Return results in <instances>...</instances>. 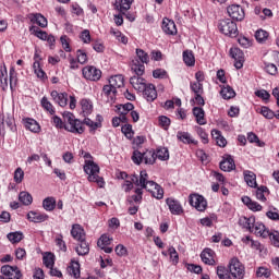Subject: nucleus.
Listing matches in <instances>:
<instances>
[{
    "label": "nucleus",
    "instance_id": "obj_57",
    "mask_svg": "<svg viewBox=\"0 0 279 279\" xmlns=\"http://www.w3.org/2000/svg\"><path fill=\"white\" fill-rule=\"evenodd\" d=\"M153 77H155V80H167L169 75L165 69H156L153 71Z\"/></svg>",
    "mask_w": 279,
    "mask_h": 279
},
{
    "label": "nucleus",
    "instance_id": "obj_21",
    "mask_svg": "<svg viewBox=\"0 0 279 279\" xmlns=\"http://www.w3.org/2000/svg\"><path fill=\"white\" fill-rule=\"evenodd\" d=\"M236 168V165H234V159L232 156L227 155L223 157V160L220 162V169L221 171H233V169Z\"/></svg>",
    "mask_w": 279,
    "mask_h": 279
},
{
    "label": "nucleus",
    "instance_id": "obj_9",
    "mask_svg": "<svg viewBox=\"0 0 279 279\" xmlns=\"http://www.w3.org/2000/svg\"><path fill=\"white\" fill-rule=\"evenodd\" d=\"M1 274L8 279H21L23 278V272L17 266L4 265L1 267Z\"/></svg>",
    "mask_w": 279,
    "mask_h": 279
},
{
    "label": "nucleus",
    "instance_id": "obj_19",
    "mask_svg": "<svg viewBox=\"0 0 279 279\" xmlns=\"http://www.w3.org/2000/svg\"><path fill=\"white\" fill-rule=\"evenodd\" d=\"M71 236L75 241H84L86 239V232L81 225H73L71 229Z\"/></svg>",
    "mask_w": 279,
    "mask_h": 279
},
{
    "label": "nucleus",
    "instance_id": "obj_47",
    "mask_svg": "<svg viewBox=\"0 0 279 279\" xmlns=\"http://www.w3.org/2000/svg\"><path fill=\"white\" fill-rule=\"evenodd\" d=\"M121 132L129 141H132L134 138V130L132 129V124L126 123L122 125Z\"/></svg>",
    "mask_w": 279,
    "mask_h": 279
},
{
    "label": "nucleus",
    "instance_id": "obj_48",
    "mask_svg": "<svg viewBox=\"0 0 279 279\" xmlns=\"http://www.w3.org/2000/svg\"><path fill=\"white\" fill-rule=\"evenodd\" d=\"M134 110V105L132 102H126L124 105H119L118 106V113L119 114H129Z\"/></svg>",
    "mask_w": 279,
    "mask_h": 279
},
{
    "label": "nucleus",
    "instance_id": "obj_52",
    "mask_svg": "<svg viewBox=\"0 0 279 279\" xmlns=\"http://www.w3.org/2000/svg\"><path fill=\"white\" fill-rule=\"evenodd\" d=\"M29 31L31 32H33V34L37 37V38H39L40 40H47V38H48V34H47V32H44V31H41V29H39L38 27H36V26H32L31 28H29Z\"/></svg>",
    "mask_w": 279,
    "mask_h": 279
},
{
    "label": "nucleus",
    "instance_id": "obj_61",
    "mask_svg": "<svg viewBox=\"0 0 279 279\" xmlns=\"http://www.w3.org/2000/svg\"><path fill=\"white\" fill-rule=\"evenodd\" d=\"M159 125L160 128H162L163 130H169V125H171V119H169L166 116H160L159 117Z\"/></svg>",
    "mask_w": 279,
    "mask_h": 279
},
{
    "label": "nucleus",
    "instance_id": "obj_39",
    "mask_svg": "<svg viewBox=\"0 0 279 279\" xmlns=\"http://www.w3.org/2000/svg\"><path fill=\"white\" fill-rule=\"evenodd\" d=\"M129 204L135 202V204H141L143 202V187L135 189V194L128 197Z\"/></svg>",
    "mask_w": 279,
    "mask_h": 279
},
{
    "label": "nucleus",
    "instance_id": "obj_35",
    "mask_svg": "<svg viewBox=\"0 0 279 279\" xmlns=\"http://www.w3.org/2000/svg\"><path fill=\"white\" fill-rule=\"evenodd\" d=\"M2 125H7V128H9V130L14 132V130H16V124L14 123V116H12V113H7L3 117Z\"/></svg>",
    "mask_w": 279,
    "mask_h": 279
},
{
    "label": "nucleus",
    "instance_id": "obj_50",
    "mask_svg": "<svg viewBox=\"0 0 279 279\" xmlns=\"http://www.w3.org/2000/svg\"><path fill=\"white\" fill-rule=\"evenodd\" d=\"M216 274L219 279H232L230 277V272H228V268H226L225 266H218L216 268Z\"/></svg>",
    "mask_w": 279,
    "mask_h": 279
},
{
    "label": "nucleus",
    "instance_id": "obj_8",
    "mask_svg": "<svg viewBox=\"0 0 279 279\" xmlns=\"http://www.w3.org/2000/svg\"><path fill=\"white\" fill-rule=\"evenodd\" d=\"M190 206L196 208L198 213H204L206 208H208V201H206L203 195L192 194L190 195Z\"/></svg>",
    "mask_w": 279,
    "mask_h": 279
},
{
    "label": "nucleus",
    "instance_id": "obj_40",
    "mask_svg": "<svg viewBox=\"0 0 279 279\" xmlns=\"http://www.w3.org/2000/svg\"><path fill=\"white\" fill-rule=\"evenodd\" d=\"M155 156L158 160H169V149L167 147H159L155 150Z\"/></svg>",
    "mask_w": 279,
    "mask_h": 279
},
{
    "label": "nucleus",
    "instance_id": "obj_16",
    "mask_svg": "<svg viewBox=\"0 0 279 279\" xmlns=\"http://www.w3.org/2000/svg\"><path fill=\"white\" fill-rule=\"evenodd\" d=\"M50 96L61 108H64L66 104H69V94L66 93H58V90H52Z\"/></svg>",
    "mask_w": 279,
    "mask_h": 279
},
{
    "label": "nucleus",
    "instance_id": "obj_55",
    "mask_svg": "<svg viewBox=\"0 0 279 279\" xmlns=\"http://www.w3.org/2000/svg\"><path fill=\"white\" fill-rule=\"evenodd\" d=\"M43 260H44V265H45V267H47V269H51V267H53V265H56L53 254H51V253H48L47 255H45Z\"/></svg>",
    "mask_w": 279,
    "mask_h": 279
},
{
    "label": "nucleus",
    "instance_id": "obj_56",
    "mask_svg": "<svg viewBox=\"0 0 279 279\" xmlns=\"http://www.w3.org/2000/svg\"><path fill=\"white\" fill-rule=\"evenodd\" d=\"M168 253H169V256H170V259L172 260V263L174 265H178V263H180V255L178 254V251H175V247L170 246L168 248Z\"/></svg>",
    "mask_w": 279,
    "mask_h": 279
},
{
    "label": "nucleus",
    "instance_id": "obj_4",
    "mask_svg": "<svg viewBox=\"0 0 279 279\" xmlns=\"http://www.w3.org/2000/svg\"><path fill=\"white\" fill-rule=\"evenodd\" d=\"M132 182L135 186H140L142 191L145 189L148 193H151L158 186V183L149 181V174L145 170L141 171L140 177L138 174H132Z\"/></svg>",
    "mask_w": 279,
    "mask_h": 279
},
{
    "label": "nucleus",
    "instance_id": "obj_12",
    "mask_svg": "<svg viewBox=\"0 0 279 279\" xmlns=\"http://www.w3.org/2000/svg\"><path fill=\"white\" fill-rule=\"evenodd\" d=\"M166 204L171 215H182V213H184V208H182V204H180V201H177L174 198H167Z\"/></svg>",
    "mask_w": 279,
    "mask_h": 279
},
{
    "label": "nucleus",
    "instance_id": "obj_11",
    "mask_svg": "<svg viewBox=\"0 0 279 279\" xmlns=\"http://www.w3.org/2000/svg\"><path fill=\"white\" fill-rule=\"evenodd\" d=\"M230 56L235 61V69H243V63L245 62V54L239 48H231Z\"/></svg>",
    "mask_w": 279,
    "mask_h": 279
},
{
    "label": "nucleus",
    "instance_id": "obj_63",
    "mask_svg": "<svg viewBox=\"0 0 279 279\" xmlns=\"http://www.w3.org/2000/svg\"><path fill=\"white\" fill-rule=\"evenodd\" d=\"M260 114H263L265 119H274L276 117V112L271 111L268 107H262Z\"/></svg>",
    "mask_w": 279,
    "mask_h": 279
},
{
    "label": "nucleus",
    "instance_id": "obj_46",
    "mask_svg": "<svg viewBox=\"0 0 279 279\" xmlns=\"http://www.w3.org/2000/svg\"><path fill=\"white\" fill-rule=\"evenodd\" d=\"M220 95L223 99H232L233 97L236 96V93L232 87L227 85L222 87V89L220 90Z\"/></svg>",
    "mask_w": 279,
    "mask_h": 279
},
{
    "label": "nucleus",
    "instance_id": "obj_45",
    "mask_svg": "<svg viewBox=\"0 0 279 279\" xmlns=\"http://www.w3.org/2000/svg\"><path fill=\"white\" fill-rule=\"evenodd\" d=\"M19 199L24 206H31L32 202H34V197H32V194H29V192H21L19 195Z\"/></svg>",
    "mask_w": 279,
    "mask_h": 279
},
{
    "label": "nucleus",
    "instance_id": "obj_17",
    "mask_svg": "<svg viewBox=\"0 0 279 279\" xmlns=\"http://www.w3.org/2000/svg\"><path fill=\"white\" fill-rule=\"evenodd\" d=\"M201 258L205 265H210L211 267L217 265V262L215 260V251H213V248H205L201 253Z\"/></svg>",
    "mask_w": 279,
    "mask_h": 279
},
{
    "label": "nucleus",
    "instance_id": "obj_59",
    "mask_svg": "<svg viewBox=\"0 0 279 279\" xmlns=\"http://www.w3.org/2000/svg\"><path fill=\"white\" fill-rule=\"evenodd\" d=\"M25 178V172L23 171L22 168H17L14 171V182L16 184H21V182H23V179Z\"/></svg>",
    "mask_w": 279,
    "mask_h": 279
},
{
    "label": "nucleus",
    "instance_id": "obj_18",
    "mask_svg": "<svg viewBox=\"0 0 279 279\" xmlns=\"http://www.w3.org/2000/svg\"><path fill=\"white\" fill-rule=\"evenodd\" d=\"M27 219L33 223H43L49 219V216L40 211H29L27 214Z\"/></svg>",
    "mask_w": 279,
    "mask_h": 279
},
{
    "label": "nucleus",
    "instance_id": "obj_5",
    "mask_svg": "<svg viewBox=\"0 0 279 279\" xmlns=\"http://www.w3.org/2000/svg\"><path fill=\"white\" fill-rule=\"evenodd\" d=\"M219 32L229 38H236L239 36V27L236 23L230 19L221 20L218 24Z\"/></svg>",
    "mask_w": 279,
    "mask_h": 279
},
{
    "label": "nucleus",
    "instance_id": "obj_13",
    "mask_svg": "<svg viewBox=\"0 0 279 279\" xmlns=\"http://www.w3.org/2000/svg\"><path fill=\"white\" fill-rule=\"evenodd\" d=\"M250 232H254L256 236H262L263 239H267V236H269V230H267L263 222H256V220H254Z\"/></svg>",
    "mask_w": 279,
    "mask_h": 279
},
{
    "label": "nucleus",
    "instance_id": "obj_2",
    "mask_svg": "<svg viewBox=\"0 0 279 279\" xmlns=\"http://www.w3.org/2000/svg\"><path fill=\"white\" fill-rule=\"evenodd\" d=\"M83 169L84 172L88 175V182H96L99 189H104L106 181H104V178L99 177V165L90 159H86Z\"/></svg>",
    "mask_w": 279,
    "mask_h": 279
},
{
    "label": "nucleus",
    "instance_id": "obj_29",
    "mask_svg": "<svg viewBox=\"0 0 279 279\" xmlns=\"http://www.w3.org/2000/svg\"><path fill=\"white\" fill-rule=\"evenodd\" d=\"M211 136L216 141L218 147H226V145H228V141L226 140V137H223V135H221V131L213 130Z\"/></svg>",
    "mask_w": 279,
    "mask_h": 279
},
{
    "label": "nucleus",
    "instance_id": "obj_44",
    "mask_svg": "<svg viewBox=\"0 0 279 279\" xmlns=\"http://www.w3.org/2000/svg\"><path fill=\"white\" fill-rule=\"evenodd\" d=\"M145 165H154L156 162V150H146L143 153Z\"/></svg>",
    "mask_w": 279,
    "mask_h": 279
},
{
    "label": "nucleus",
    "instance_id": "obj_25",
    "mask_svg": "<svg viewBox=\"0 0 279 279\" xmlns=\"http://www.w3.org/2000/svg\"><path fill=\"white\" fill-rule=\"evenodd\" d=\"M75 252L78 256H86L90 252V246L86 243L85 240H78V245L75 247Z\"/></svg>",
    "mask_w": 279,
    "mask_h": 279
},
{
    "label": "nucleus",
    "instance_id": "obj_27",
    "mask_svg": "<svg viewBox=\"0 0 279 279\" xmlns=\"http://www.w3.org/2000/svg\"><path fill=\"white\" fill-rule=\"evenodd\" d=\"M29 19L32 21V23H36V25H38L39 27H47V17H45L43 14L40 13H32L29 15Z\"/></svg>",
    "mask_w": 279,
    "mask_h": 279
},
{
    "label": "nucleus",
    "instance_id": "obj_10",
    "mask_svg": "<svg viewBox=\"0 0 279 279\" xmlns=\"http://www.w3.org/2000/svg\"><path fill=\"white\" fill-rule=\"evenodd\" d=\"M227 12L233 21H243V19H245V11L243 10V7L239 4L228 7Z\"/></svg>",
    "mask_w": 279,
    "mask_h": 279
},
{
    "label": "nucleus",
    "instance_id": "obj_41",
    "mask_svg": "<svg viewBox=\"0 0 279 279\" xmlns=\"http://www.w3.org/2000/svg\"><path fill=\"white\" fill-rule=\"evenodd\" d=\"M40 105L44 108V110H46V112H49V114H56V108L47 97L44 96L41 98Z\"/></svg>",
    "mask_w": 279,
    "mask_h": 279
},
{
    "label": "nucleus",
    "instance_id": "obj_53",
    "mask_svg": "<svg viewBox=\"0 0 279 279\" xmlns=\"http://www.w3.org/2000/svg\"><path fill=\"white\" fill-rule=\"evenodd\" d=\"M190 88L194 95H204V85L202 83L193 82Z\"/></svg>",
    "mask_w": 279,
    "mask_h": 279
},
{
    "label": "nucleus",
    "instance_id": "obj_30",
    "mask_svg": "<svg viewBox=\"0 0 279 279\" xmlns=\"http://www.w3.org/2000/svg\"><path fill=\"white\" fill-rule=\"evenodd\" d=\"M256 220V218L254 217H240L239 219V226L241 228H243L244 230H248V232L252 230V226L254 223V221Z\"/></svg>",
    "mask_w": 279,
    "mask_h": 279
},
{
    "label": "nucleus",
    "instance_id": "obj_60",
    "mask_svg": "<svg viewBox=\"0 0 279 279\" xmlns=\"http://www.w3.org/2000/svg\"><path fill=\"white\" fill-rule=\"evenodd\" d=\"M76 57L78 64H86L88 62V54L84 50H77Z\"/></svg>",
    "mask_w": 279,
    "mask_h": 279
},
{
    "label": "nucleus",
    "instance_id": "obj_34",
    "mask_svg": "<svg viewBox=\"0 0 279 279\" xmlns=\"http://www.w3.org/2000/svg\"><path fill=\"white\" fill-rule=\"evenodd\" d=\"M33 69H34V73L36 75V77H38V80H40L41 82H46L47 80V73H45L41 69H40V62L35 61L33 63Z\"/></svg>",
    "mask_w": 279,
    "mask_h": 279
},
{
    "label": "nucleus",
    "instance_id": "obj_54",
    "mask_svg": "<svg viewBox=\"0 0 279 279\" xmlns=\"http://www.w3.org/2000/svg\"><path fill=\"white\" fill-rule=\"evenodd\" d=\"M110 243H112V238L108 234H102L99 238L97 245H98V247H105V246L110 245Z\"/></svg>",
    "mask_w": 279,
    "mask_h": 279
},
{
    "label": "nucleus",
    "instance_id": "obj_28",
    "mask_svg": "<svg viewBox=\"0 0 279 279\" xmlns=\"http://www.w3.org/2000/svg\"><path fill=\"white\" fill-rule=\"evenodd\" d=\"M243 173L247 186H251V189H256V186H258V184L256 183V174L250 170H246Z\"/></svg>",
    "mask_w": 279,
    "mask_h": 279
},
{
    "label": "nucleus",
    "instance_id": "obj_24",
    "mask_svg": "<svg viewBox=\"0 0 279 279\" xmlns=\"http://www.w3.org/2000/svg\"><path fill=\"white\" fill-rule=\"evenodd\" d=\"M68 274H70L72 278H80V262L71 259L70 265L68 266Z\"/></svg>",
    "mask_w": 279,
    "mask_h": 279
},
{
    "label": "nucleus",
    "instance_id": "obj_36",
    "mask_svg": "<svg viewBox=\"0 0 279 279\" xmlns=\"http://www.w3.org/2000/svg\"><path fill=\"white\" fill-rule=\"evenodd\" d=\"M7 239L10 241V243L14 245L16 243H21L22 239H24V235H23V232L15 231V232L8 233Z\"/></svg>",
    "mask_w": 279,
    "mask_h": 279
},
{
    "label": "nucleus",
    "instance_id": "obj_42",
    "mask_svg": "<svg viewBox=\"0 0 279 279\" xmlns=\"http://www.w3.org/2000/svg\"><path fill=\"white\" fill-rule=\"evenodd\" d=\"M255 195L256 199H258L259 202H267V197H265V195H269V189L265 185H262L256 190Z\"/></svg>",
    "mask_w": 279,
    "mask_h": 279
},
{
    "label": "nucleus",
    "instance_id": "obj_51",
    "mask_svg": "<svg viewBox=\"0 0 279 279\" xmlns=\"http://www.w3.org/2000/svg\"><path fill=\"white\" fill-rule=\"evenodd\" d=\"M52 125H54V128H57V130H65L66 128V122L62 121V118L58 117V116H53L51 119Z\"/></svg>",
    "mask_w": 279,
    "mask_h": 279
},
{
    "label": "nucleus",
    "instance_id": "obj_38",
    "mask_svg": "<svg viewBox=\"0 0 279 279\" xmlns=\"http://www.w3.org/2000/svg\"><path fill=\"white\" fill-rule=\"evenodd\" d=\"M81 108H82V113L84 114V117H88V114H90V112H93V102L88 99H82Z\"/></svg>",
    "mask_w": 279,
    "mask_h": 279
},
{
    "label": "nucleus",
    "instance_id": "obj_64",
    "mask_svg": "<svg viewBox=\"0 0 279 279\" xmlns=\"http://www.w3.org/2000/svg\"><path fill=\"white\" fill-rule=\"evenodd\" d=\"M270 241L275 247H279V232L274 231L272 233L269 232Z\"/></svg>",
    "mask_w": 279,
    "mask_h": 279
},
{
    "label": "nucleus",
    "instance_id": "obj_15",
    "mask_svg": "<svg viewBox=\"0 0 279 279\" xmlns=\"http://www.w3.org/2000/svg\"><path fill=\"white\" fill-rule=\"evenodd\" d=\"M102 95L107 97V104L111 106L117 101V89L110 84L102 87Z\"/></svg>",
    "mask_w": 279,
    "mask_h": 279
},
{
    "label": "nucleus",
    "instance_id": "obj_26",
    "mask_svg": "<svg viewBox=\"0 0 279 279\" xmlns=\"http://www.w3.org/2000/svg\"><path fill=\"white\" fill-rule=\"evenodd\" d=\"M177 138L185 145H197V141L193 140V136H191V133L189 132H178Z\"/></svg>",
    "mask_w": 279,
    "mask_h": 279
},
{
    "label": "nucleus",
    "instance_id": "obj_62",
    "mask_svg": "<svg viewBox=\"0 0 279 279\" xmlns=\"http://www.w3.org/2000/svg\"><path fill=\"white\" fill-rule=\"evenodd\" d=\"M132 160L134 165H141V162L144 161L143 153H141L140 150H134L132 155Z\"/></svg>",
    "mask_w": 279,
    "mask_h": 279
},
{
    "label": "nucleus",
    "instance_id": "obj_14",
    "mask_svg": "<svg viewBox=\"0 0 279 279\" xmlns=\"http://www.w3.org/2000/svg\"><path fill=\"white\" fill-rule=\"evenodd\" d=\"M143 97L146 101H156L158 99V92L156 90V86L154 84H148L146 88L142 90Z\"/></svg>",
    "mask_w": 279,
    "mask_h": 279
},
{
    "label": "nucleus",
    "instance_id": "obj_37",
    "mask_svg": "<svg viewBox=\"0 0 279 279\" xmlns=\"http://www.w3.org/2000/svg\"><path fill=\"white\" fill-rule=\"evenodd\" d=\"M135 53L140 60V64H143V66H145V64H149V54L145 52V50L137 48Z\"/></svg>",
    "mask_w": 279,
    "mask_h": 279
},
{
    "label": "nucleus",
    "instance_id": "obj_43",
    "mask_svg": "<svg viewBox=\"0 0 279 279\" xmlns=\"http://www.w3.org/2000/svg\"><path fill=\"white\" fill-rule=\"evenodd\" d=\"M183 61L185 62L186 66H195V56H193V51H183Z\"/></svg>",
    "mask_w": 279,
    "mask_h": 279
},
{
    "label": "nucleus",
    "instance_id": "obj_1",
    "mask_svg": "<svg viewBox=\"0 0 279 279\" xmlns=\"http://www.w3.org/2000/svg\"><path fill=\"white\" fill-rule=\"evenodd\" d=\"M132 71H134L135 75L130 78V84L133 86L135 90L138 93H143L145 90L147 81L142 77L145 74V65L141 64L138 60L132 61Z\"/></svg>",
    "mask_w": 279,
    "mask_h": 279
},
{
    "label": "nucleus",
    "instance_id": "obj_49",
    "mask_svg": "<svg viewBox=\"0 0 279 279\" xmlns=\"http://www.w3.org/2000/svg\"><path fill=\"white\" fill-rule=\"evenodd\" d=\"M54 243L60 252H66V242H64V235H62L61 233L57 234Z\"/></svg>",
    "mask_w": 279,
    "mask_h": 279
},
{
    "label": "nucleus",
    "instance_id": "obj_23",
    "mask_svg": "<svg viewBox=\"0 0 279 279\" xmlns=\"http://www.w3.org/2000/svg\"><path fill=\"white\" fill-rule=\"evenodd\" d=\"M24 125L26 130H29V132H33L34 134H38L40 132V124L32 118L24 119Z\"/></svg>",
    "mask_w": 279,
    "mask_h": 279
},
{
    "label": "nucleus",
    "instance_id": "obj_58",
    "mask_svg": "<svg viewBox=\"0 0 279 279\" xmlns=\"http://www.w3.org/2000/svg\"><path fill=\"white\" fill-rule=\"evenodd\" d=\"M150 193L153 197H155L156 199H162L165 197V191L158 184L157 186L154 187V190Z\"/></svg>",
    "mask_w": 279,
    "mask_h": 279
},
{
    "label": "nucleus",
    "instance_id": "obj_31",
    "mask_svg": "<svg viewBox=\"0 0 279 279\" xmlns=\"http://www.w3.org/2000/svg\"><path fill=\"white\" fill-rule=\"evenodd\" d=\"M125 80L123 78V75L117 74L109 78V85H111L113 88H121L124 84Z\"/></svg>",
    "mask_w": 279,
    "mask_h": 279
},
{
    "label": "nucleus",
    "instance_id": "obj_6",
    "mask_svg": "<svg viewBox=\"0 0 279 279\" xmlns=\"http://www.w3.org/2000/svg\"><path fill=\"white\" fill-rule=\"evenodd\" d=\"M229 274L232 276L234 279H243L245 278V266L239 258L233 257L230 259L229 265H228Z\"/></svg>",
    "mask_w": 279,
    "mask_h": 279
},
{
    "label": "nucleus",
    "instance_id": "obj_22",
    "mask_svg": "<svg viewBox=\"0 0 279 279\" xmlns=\"http://www.w3.org/2000/svg\"><path fill=\"white\" fill-rule=\"evenodd\" d=\"M192 112H193V114L196 119V123H198V125H206V112L204 111L203 108L194 107Z\"/></svg>",
    "mask_w": 279,
    "mask_h": 279
},
{
    "label": "nucleus",
    "instance_id": "obj_33",
    "mask_svg": "<svg viewBox=\"0 0 279 279\" xmlns=\"http://www.w3.org/2000/svg\"><path fill=\"white\" fill-rule=\"evenodd\" d=\"M0 86L2 90L8 88V68H5L4 63L0 66Z\"/></svg>",
    "mask_w": 279,
    "mask_h": 279
},
{
    "label": "nucleus",
    "instance_id": "obj_20",
    "mask_svg": "<svg viewBox=\"0 0 279 279\" xmlns=\"http://www.w3.org/2000/svg\"><path fill=\"white\" fill-rule=\"evenodd\" d=\"M162 31L165 34H168L169 36H173L178 34V28L175 27V22L169 20V19H163L162 21Z\"/></svg>",
    "mask_w": 279,
    "mask_h": 279
},
{
    "label": "nucleus",
    "instance_id": "obj_7",
    "mask_svg": "<svg viewBox=\"0 0 279 279\" xmlns=\"http://www.w3.org/2000/svg\"><path fill=\"white\" fill-rule=\"evenodd\" d=\"M83 77L89 82H99L101 80V70L95 65H87L82 70Z\"/></svg>",
    "mask_w": 279,
    "mask_h": 279
},
{
    "label": "nucleus",
    "instance_id": "obj_32",
    "mask_svg": "<svg viewBox=\"0 0 279 279\" xmlns=\"http://www.w3.org/2000/svg\"><path fill=\"white\" fill-rule=\"evenodd\" d=\"M43 208L47 210V213H51L56 210V197L53 196L46 197L43 201Z\"/></svg>",
    "mask_w": 279,
    "mask_h": 279
},
{
    "label": "nucleus",
    "instance_id": "obj_3",
    "mask_svg": "<svg viewBox=\"0 0 279 279\" xmlns=\"http://www.w3.org/2000/svg\"><path fill=\"white\" fill-rule=\"evenodd\" d=\"M63 121H65V132H71L72 134H84V122L75 118L72 112H63Z\"/></svg>",
    "mask_w": 279,
    "mask_h": 279
}]
</instances>
